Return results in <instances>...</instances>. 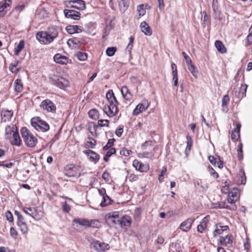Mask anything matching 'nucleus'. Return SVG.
<instances>
[{
  "instance_id": "nucleus-54",
  "label": "nucleus",
  "mask_w": 252,
  "mask_h": 252,
  "mask_svg": "<svg viewBox=\"0 0 252 252\" xmlns=\"http://www.w3.org/2000/svg\"><path fill=\"white\" fill-rule=\"evenodd\" d=\"M247 87H248L247 85L246 84L241 85V87L240 90V91L242 92V94H241V96L242 97H243L244 96L246 95V93ZM240 95H241V94H240Z\"/></svg>"
},
{
  "instance_id": "nucleus-17",
  "label": "nucleus",
  "mask_w": 252,
  "mask_h": 252,
  "mask_svg": "<svg viewBox=\"0 0 252 252\" xmlns=\"http://www.w3.org/2000/svg\"><path fill=\"white\" fill-rule=\"evenodd\" d=\"M132 165L136 170L141 172H146L149 169L148 165L144 164L142 162L139 161L137 159L133 160Z\"/></svg>"
},
{
  "instance_id": "nucleus-53",
  "label": "nucleus",
  "mask_w": 252,
  "mask_h": 252,
  "mask_svg": "<svg viewBox=\"0 0 252 252\" xmlns=\"http://www.w3.org/2000/svg\"><path fill=\"white\" fill-rule=\"evenodd\" d=\"M188 69L190 71V72L192 74L193 76L195 75V73H196V67L192 63L190 64H189L187 65Z\"/></svg>"
},
{
  "instance_id": "nucleus-35",
  "label": "nucleus",
  "mask_w": 252,
  "mask_h": 252,
  "mask_svg": "<svg viewBox=\"0 0 252 252\" xmlns=\"http://www.w3.org/2000/svg\"><path fill=\"white\" fill-rule=\"evenodd\" d=\"M25 45V42L23 40H21L18 44L14 49V54L16 56H18L20 52L24 48Z\"/></svg>"
},
{
  "instance_id": "nucleus-57",
  "label": "nucleus",
  "mask_w": 252,
  "mask_h": 252,
  "mask_svg": "<svg viewBox=\"0 0 252 252\" xmlns=\"http://www.w3.org/2000/svg\"><path fill=\"white\" fill-rule=\"evenodd\" d=\"M0 165L4 166V167H6L7 168H11L13 165V163H12V162L7 163L5 161H3L0 163Z\"/></svg>"
},
{
  "instance_id": "nucleus-9",
  "label": "nucleus",
  "mask_w": 252,
  "mask_h": 252,
  "mask_svg": "<svg viewBox=\"0 0 252 252\" xmlns=\"http://www.w3.org/2000/svg\"><path fill=\"white\" fill-rule=\"evenodd\" d=\"M41 106L44 110L48 112H54L56 111V106L54 103L49 99H45L42 101Z\"/></svg>"
},
{
  "instance_id": "nucleus-7",
  "label": "nucleus",
  "mask_w": 252,
  "mask_h": 252,
  "mask_svg": "<svg viewBox=\"0 0 252 252\" xmlns=\"http://www.w3.org/2000/svg\"><path fill=\"white\" fill-rule=\"evenodd\" d=\"M52 81L53 85L62 89H63L69 85L68 80L62 77L52 79Z\"/></svg>"
},
{
  "instance_id": "nucleus-40",
  "label": "nucleus",
  "mask_w": 252,
  "mask_h": 252,
  "mask_svg": "<svg viewBox=\"0 0 252 252\" xmlns=\"http://www.w3.org/2000/svg\"><path fill=\"white\" fill-rule=\"evenodd\" d=\"M106 220L107 223L109 224H116L117 223H120V220L114 219L113 215H110L106 219Z\"/></svg>"
},
{
  "instance_id": "nucleus-1",
  "label": "nucleus",
  "mask_w": 252,
  "mask_h": 252,
  "mask_svg": "<svg viewBox=\"0 0 252 252\" xmlns=\"http://www.w3.org/2000/svg\"><path fill=\"white\" fill-rule=\"evenodd\" d=\"M106 97L109 105H105L103 107V111L108 116L112 117L116 116L118 113V105L119 103L112 90H109L107 92Z\"/></svg>"
},
{
  "instance_id": "nucleus-13",
  "label": "nucleus",
  "mask_w": 252,
  "mask_h": 252,
  "mask_svg": "<svg viewBox=\"0 0 252 252\" xmlns=\"http://www.w3.org/2000/svg\"><path fill=\"white\" fill-rule=\"evenodd\" d=\"M65 174L68 177H77L80 176V173L77 167L68 166L65 168Z\"/></svg>"
},
{
  "instance_id": "nucleus-46",
  "label": "nucleus",
  "mask_w": 252,
  "mask_h": 252,
  "mask_svg": "<svg viewBox=\"0 0 252 252\" xmlns=\"http://www.w3.org/2000/svg\"><path fill=\"white\" fill-rule=\"evenodd\" d=\"M28 209L31 212L30 216L35 220H37V210L34 208H29Z\"/></svg>"
},
{
  "instance_id": "nucleus-55",
  "label": "nucleus",
  "mask_w": 252,
  "mask_h": 252,
  "mask_svg": "<svg viewBox=\"0 0 252 252\" xmlns=\"http://www.w3.org/2000/svg\"><path fill=\"white\" fill-rule=\"evenodd\" d=\"M18 225L20 227L21 230L23 232V234H25V233L27 232L28 230L26 222L21 223Z\"/></svg>"
},
{
  "instance_id": "nucleus-38",
  "label": "nucleus",
  "mask_w": 252,
  "mask_h": 252,
  "mask_svg": "<svg viewBox=\"0 0 252 252\" xmlns=\"http://www.w3.org/2000/svg\"><path fill=\"white\" fill-rule=\"evenodd\" d=\"M74 222L76 224L85 227H89V220L85 219H76Z\"/></svg>"
},
{
  "instance_id": "nucleus-56",
  "label": "nucleus",
  "mask_w": 252,
  "mask_h": 252,
  "mask_svg": "<svg viewBox=\"0 0 252 252\" xmlns=\"http://www.w3.org/2000/svg\"><path fill=\"white\" fill-rule=\"evenodd\" d=\"M209 170L210 173L215 178L219 177V174L212 167H209Z\"/></svg>"
},
{
  "instance_id": "nucleus-42",
  "label": "nucleus",
  "mask_w": 252,
  "mask_h": 252,
  "mask_svg": "<svg viewBox=\"0 0 252 252\" xmlns=\"http://www.w3.org/2000/svg\"><path fill=\"white\" fill-rule=\"evenodd\" d=\"M77 59L80 61H85L87 59L88 56L85 52H78L76 54Z\"/></svg>"
},
{
  "instance_id": "nucleus-8",
  "label": "nucleus",
  "mask_w": 252,
  "mask_h": 252,
  "mask_svg": "<svg viewBox=\"0 0 252 252\" xmlns=\"http://www.w3.org/2000/svg\"><path fill=\"white\" fill-rule=\"evenodd\" d=\"M98 191L100 196L102 197V201L100 204L101 207H105L111 204V199L107 195L106 190L104 188L98 189Z\"/></svg>"
},
{
  "instance_id": "nucleus-14",
  "label": "nucleus",
  "mask_w": 252,
  "mask_h": 252,
  "mask_svg": "<svg viewBox=\"0 0 252 252\" xmlns=\"http://www.w3.org/2000/svg\"><path fill=\"white\" fill-rule=\"evenodd\" d=\"M194 220L195 219L193 218H188L181 223L180 226V229L184 231H188L191 228Z\"/></svg>"
},
{
  "instance_id": "nucleus-64",
  "label": "nucleus",
  "mask_w": 252,
  "mask_h": 252,
  "mask_svg": "<svg viewBox=\"0 0 252 252\" xmlns=\"http://www.w3.org/2000/svg\"><path fill=\"white\" fill-rule=\"evenodd\" d=\"M102 178L105 181H108L109 180V174L107 172H104L102 174Z\"/></svg>"
},
{
  "instance_id": "nucleus-32",
  "label": "nucleus",
  "mask_w": 252,
  "mask_h": 252,
  "mask_svg": "<svg viewBox=\"0 0 252 252\" xmlns=\"http://www.w3.org/2000/svg\"><path fill=\"white\" fill-rule=\"evenodd\" d=\"M229 97L227 94L223 96L222 99V107L223 111L227 112L228 110L227 105L229 103Z\"/></svg>"
},
{
  "instance_id": "nucleus-50",
  "label": "nucleus",
  "mask_w": 252,
  "mask_h": 252,
  "mask_svg": "<svg viewBox=\"0 0 252 252\" xmlns=\"http://www.w3.org/2000/svg\"><path fill=\"white\" fill-rule=\"evenodd\" d=\"M114 141H115L114 139H109L108 140L107 144L103 147V150L104 151L108 150L110 148H111L113 145Z\"/></svg>"
},
{
  "instance_id": "nucleus-52",
  "label": "nucleus",
  "mask_w": 252,
  "mask_h": 252,
  "mask_svg": "<svg viewBox=\"0 0 252 252\" xmlns=\"http://www.w3.org/2000/svg\"><path fill=\"white\" fill-rule=\"evenodd\" d=\"M5 217L6 218V220L8 221H9V222L13 221V215H12V213H11V212L10 211H7L5 213Z\"/></svg>"
},
{
  "instance_id": "nucleus-22",
  "label": "nucleus",
  "mask_w": 252,
  "mask_h": 252,
  "mask_svg": "<svg viewBox=\"0 0 252 252\" xmlns=\"http://www.w3.org/2000/svg\"><path fill=\"white\" fill-rule=\"evenodd\" d=\"M219 242L221 246L230 247L232 246L233 237H220Z\"/></svg>"
},
{
  "instance_id": "nucleus-25",
  "label": "nucleus",
  "mask_w": 252,
  "mask_h": 252,
  "mask_svg": "<svg viewBox=\"0 0 252 252\" xmlns=\"http://www.w3.org/2000/svg\"><path fill=\"white\" fill-rule=\"evenodd\" d=\"M12 137L13 139L11 141V144L13 145L20 146L21 144V140L17 129H16V131L13 133Z\"/></svg>"
},
{
  "instance_id": "nucleus-44",
  "label": "nucleus",
  "mask_w": 252,
  "mask_h": 252,
  "mask_svg": "<svg viewBox=\"0 0 252 252\" xmlns=\"http://www.w3.org/2000/svg\"><path fill=\"white\" fill-rule=\"evenodd\" d=\"M117 51V48L115 47H108L106 51V54L108 57L113 56L116 51Z\"/></svg>"
},
{
  "instance_id": "nucleus-37",
  "label": "nucleus",
  "mask_w": 252,
  "mask_h": 252,
  "mask_svg": "<svg viewBox=\"0 0 252 252\" xmlns=\"http://www.w3.org/2000/svg\"><path fill=\"white\" fill-rule=\"evenodd\" d=\"M88 139L89 141L85 144V147L87 148H94L96 144L95 140L91 137L88 138Z\"/></svg>"
},
{
  "instance_id": "nucleus-33",
  "label": "nucleus",
  "mask_w": 252,
  "mask_h": 252,
  "mask_svg": "<svg viewBox=\"0 0 252 252\" xmlns=\"http://www.w3.org/2000/svg\"><path fill=\"white\" fill-rule=\"evenodd\" d=\"M131 218L129 216H124L122 220H120V224L121 226H129L131 224Z\"/></svg>"
},
{
  "instance_id": "nucleus-19",
  "label": "nucleus",
  "mask_w": 252,
  "mask_h": 252,
  "mask_svg": "<svg viewBox=\"0 0 252 252\" xmlns=\"http://www.w3.org/2000/svg\"><path fill=\"white\" fill-rule=\"evenodd\" d=\"M214 208H220V209H228L231 210H235L237 207L235 205H232L231 207L228 206L225 202H218L214 205Z\"/></svg>"
},
{
  "instance_id": "nucleus-51",
  "label": "nucleus",
  "mask_w": 252,
  "mask_h": 252,
  "mask_svg": "<svg viewBox=\"0 0 252 252\" xmlns=\"http://www.w3.org/2000/svg\"><path fill=\"white\" fill-rule=\"evenodd\" d=\"M131 154L132 151L126 148H123V149L120 151V154L126 157L128 156Z\"/></svg>"
},
{
  "instance_id": "nucleus-29",
  "label": "nucleus",
  "mask_w": 252,
  "mask_h": 252,
  "mask_svg": "<svg viewBox=\"0 0 252 252\" xmlns=\"http://www.w3.org/2000/svg\"><path fill=\"white\" fill-rule=\"evenodd\" d=\"M74 8L83 10L86 8L85 2L82 0H74Z\"/></svg>"
},
{
  "instance_id": "nucleus-61",
  "label": "nucleus",
  "mask_w": 252,
  "mask_h": 252,
  "mask_svg": "<svg viewBox=\"0 0 252 252\" xmlns=\"http://www.w3.org/2000/svg\"><path fill=\"white\" fill-rule=\"evenodd\" d=\"M123 132V126L119 127L116 130V131H115V133H116V135H117L118 137L121 136Z\"/></svg>"
},
{
  "instance_id": "nucleus-26",
  "label": "nucleus",
  "mask_w": 252,
  "mask_h": 252,
  "mask_svg": "<svg viewBox=\"0 0 252 252\" xmlns=\"http://www.w3.org/2000/svg\"><path fill=\"white\" fill-rule=\"evenodd\" d=\"M10 0H5L0 2V13L4 12V11L10 9Z\"/></svg>"
},
{
  "instance_id": "nucleus-49",
  "label": "nucleus",
  "mask_w": 252,
  "mask_h": 252,
  "mask_svg": "<svg viewBox=\"0 0 252 252\" xmlns=\"http://www.w3.org/2000/svg\"><path fill=\"white\" fill-rule=\"evenodd\" d=\"M137 10L139 13V16L140 17L145 14L146 10L143 8V4L138 5L137 8Z\"/></svg>"
},
{
  "instance_id": "nucleus-18",
  "label": "nucleus",
  "mask_w": 252,
  "mask_h": 252,
  "mask_svg": "<svg viewBox=\"0 0 252 252\" xmlns=\"http://www.w3.org/2000/svg\"><path fill=\"white\" fill-rule=\"evenodd\" d=\"M84 153L88 157H89L90 160L96 163L98 161L100 156L93 151L87 150L83 151Z\"/></svg>"
},
{
  "instance_id": "nucleus-31",
  "label": "nucleus",
  "mask_w": 252,
  "mask_h": 252,
  "mask_svg": "<svg viewBox=\"0 0 252 252\" xmlns=\"http://www.w3.org/2000/svg\"><path fill=\"white\" fill-rule=\"evenodd\" d=\"M215 45L219 52L221 53H224L226 52V48L221 41L217 40L215 43Z\"/></svg>"
},
{
  "instance_id": "nucleus-12",
  "label": "nucleus",
  "mask_w": 252,
  "mask_h": 252,
  "mask_svg": "<svg viewBox=\"0 0 252 252\" xmlns=\"http://www.w3.org/2000/svg\"><path fill=\"white\" fill-rule=\"evenodd\" d=\"M228 227L227 225H222L221 224H218L216 225V229L214 232V235L216 236L218 235L223 234L225 236H229L227 234L228 232Z\"/></svg>"
},
{
  "instance_id": "nucleus-48",
  "label": "nucleus",
  "mask_w": 252,
  "mask_h": 252,
  "mask_svg": "<svg viewBox=\"0 0 252 252\" xmlns=\"http://www.w3.org/2000/svg\"><path fill=\"white\" fill-rule=\"evenodd\" d=\"M98 125L100 126H109V121L108 120H100L98 121Z\"/></svg>"
},
{
  "instance_id": "nucleus-28",
  "label": "nucleus",
  "mask_w": 252,
  "mask_h": 252,
  "mask_svg": "<svg viewBox=\"0 0 252 252\" xmlns=\"http://www.w3.org/2000/svg\"><path fill=\"white\" fill-rule=\"evenodd\" d=\"M13 112L12 111L2 110L1 112L2 119L4 122L10 120L13 116Z\"/></svg>"
},
{
  "instance_id": "nucleus-23",
  "label": "nucleus",
  "mask_w": 252,
  "mask_h": 252,
  "mask_svg": "<svg viewBox=\"0 0 252 252\" xmlns=\"http://www.w3.org/2000/svg\"><path fill=\"white\" fill-rule=\"evenodd\" d=\"M66 30L69 34H71L82 32L81 27L77 25H68L66 26Z\"/></svg>"
},
{
  "instance_id": "nucleus-27",
  "label": "nucleus",
  "mask_w": 252,
  "mask_h": 252,
  "mask_svg": "<svg viewBox=\"0 0 252 252\" xmlns=\"http://www.w3.org/2000/svg\"><path fill=\"white\" fill-rule=\"evenodd\" d=\"M121 93L124 98L126 100H130L132 98V94L126 86H123L121 89Z\"/></svg>"
},
{
  "instance_id": "nucleus-2",
  "label": "nucleus",
  "mask_w": 252,
  "mask_h": 252,
  "mask_svg": "<svg viewBox=\"0 0 252 252\" xmlns=\"http://www.w3.org/2000/svg\"><path fill=\"white\" fill-rule=\"evenodd\" d=\"M21 133L27 146L34 147L37 143V139L26 127H23L21 129Z\"/></svg>"
},
{
  "instance_id": "nucleus-58",
  "label": "nucleus",
  "mask_w": 252,
  "mask_h": 252,
  "mask_svg": "<svg viewBox=\"0 0 252 252\" xmlns=\"http://www.w3.org/2000/svg\"><path fill=\"white\" fill-rule=\"evenodd\" d=\"M116 153V149L114 148H110L106 153V157H110L112 155Z\"/></svg>"
},
{
  "instance_id": "nucleus-16",
  "label": "nucleus",
  "mask_w": 252,
  "mask_h": 252,
  "mask_svg": "<svg viewBox=\"0 0 252 252\" xmlns=\"http://www.w3.org/2000/svg\"><path fill=\"white\" fill-rule=\"evenodd\" d=\"M54 60L57 63L61 64H66L71 63V60L66 56L62 55L61 54H56L54 56Z\"/></svg>"
},
{
  "instance_id": "nucleus-34",
  "label": "nucleus",
  "mask_w": 252,
  "mask_h": 252,
  "mask_svg": "<svg viewBox=\"0 0 252 252\" xmlns=\"http://www.w3.org/2000/svg\"><path fill=\"white\" fill-rule=\"evenodd\" d=\"M15 90L18 93L21 92L23 90V85L21 79H16L14 82Z\"/></svg>"
},
{
  "instance_id": "nucleus-3",
  "label": "nucleus",
  "mask_w": 252,
  "mask_h": 252,
  "mask_svg": "<svg viewBox=\"0 0 252 252\" xmlns=\"http://www.w3.org/2000/svg\"><path fill=\"white\" fill-rule=\"evenodd\" d=\"M31 122L32 126L38 131L46 132L50 128L48 124L39 117L32 118Z\"/></svg>"
},
{
  "instance_id": "nucleus-63",
  "label": "nucleus",
  "mask_w": 252,
  "mask_h": 252,
  "mask_svg": "<svg viewBox=\"0 0 252 252\" xmlns=\"http://www.w3.org/2000/svg\"><path fill=\"white\" fill-rule=\"evenodd\" d=\"M246 43L247 45H250L252 44V35H248L246 38Z\"/></svg>"
},
{
  "instance_id": "nucleus-60",
  "label": "nucleus",
  "mask_w": 252,
  "mask_h": 252,
  "mask_svg": "<svg viewBox=\"0 0 252 252\" xmlns=\"http://www.w3.org/2000/svg\"><path fill=\"white\" fill-rule=\"evenodd\" d=\"M80 41L77 38H73L69 39L67 41V44L70 46L71 43L77 44V42H80Z\"/></svg>"
},
{
  "instance_id": "nucleus-4",
  "label": "nucleus",
  "mask_w": 252,
  "mask_h": 252,
  "mask_svg": "<svg viewBox=\"0 0 252 252\" xmlns=\"http://www.w3.org/2000/svg\"><path fill=\"white\" fill-rule=\"evenodd\" d=\"M36 37L40 43L44 44H48L54 40L46 31L37 32Z\"/></svg>"
},
{
  "instance_id": "nucleus-20",
  "label": "nucleus",
  "mask_w": 252,
  "mask_h": 252,
  "mask_svg": "<svg viewBox=\"0 0 252 252\" xmlns=\"http://www.w3.org/2000/svg\"><path fill=\"white\" fill-rule=\"evenodd\" d=\"M17 129L14 126H7L5 128V139H9L11 138V136L13 135V133Z\"/></svg>"
},
{
  "instance_id": "nucleus-11",
  "label": "nucleus",
  "mask_w": 252,
  "mask_h": 252,
  "mask_svg": "<svg viewBox=\"0 0 252 252\" xmlns=\"http://www.w3.org/2000/svg\"><path fill=\"white\" fill-rule=\"evenodd\" d=\"M149 106V103L147 100H143L141 103L138 104L133 111L134 115H138L140 113L145 111Z\"/></svg>"
},
{
  "instance_id": "nucleus-30",
  "label": "nucleus",
  "mask_w": 252,
  "mask_h": 252,
  "mask_svg": "<svg viewBox=\"0 0 252 252\" xmlns=\"http://www.w3.org/2000/svg\"><path fill=\"white\" fill-rule=\"evenodd\" d=\"M48 34L53 38V40L56 38L58 35V32L54 26H50L46 31Z\"/></svg>"
},
{
  "instance_id": "nucleus-36",
  "label": "nucleus",
  "mask_w": 252,
  "mask_h": 252,
  "mask_svg": "<svg viewBox=\"0 0 252 252\" xmlns=\"http://www.w3.org/2000/svg\"><path fill=\"white\" fill-rule=\"evenodd\" d=\"M240 128V126L238 125L236 128L233 130L231 135L232 140L236 141L238 139V137H239Z\"/></svg>"
},
{
  "instance_id": "nucleus-21",
  "label": "nucleus",
  "mask_w": 252,
  "mask_h": 252,
  "mask_svg": "<svg viewBox=\"0 0 252 252\" xmlns=\"http://www.w3.org/2000/svg\"><path fill=\"white\" fill-rule=\"evenodd\" d=\"M140 27L142 32L145 34L151 35L152 34V31L146 22L143 21L141 22Z\"/></svg>"
},
{
  "instance_id": "nucleus-15",
  "label": "nucleus",
  "mask_w": 252,
  "mask_h": 252,
  "mask_svg": "<svg viewBox=\"0 0 252 252\" xmlns=\"http://www.w3.org/2000/svg\"><path fill=\"white\" fill-rule=\"evenodd\" d=\"M209 219L210 216L208 215L202 219L200 224L197 226L198 232L201 233L206 232V227L207 226V224L209 222Z\"/></svg>"
},
{
  "instance_id": "nucleus-24",
  "label": "nucleus",
  "mask_w": 252,
  "mask_h": 252,
  "mask_svg": "<svg viewBox=\"0 0 252 252\" xmlns=\"http://www.w3.org/2000/svg\"><path fill=\"white\" fill-rule=\"evenodd\" d=\"M119 3V7L120 11L124 13L129 6V1L128 0H118Z\"/></svg>"
},
{
  "instance_id": "nucleus-6",
  "label": "nucleus",
  "mask_w": 252,
  "mask_h": 252,
  "mask_svg": "<svg viewBox=\"0 0 252 252\" xmlns=\"http://www.w3.org/2000/svg\"><path fill=\"white\" fill-rule=\"evenodd\" d=\"M90 246L98 252H103L109 249V246L108 244L100 242L97 240H93L91 242Z\"/></svg>"
},
{
  "instance_id": "nucleus-43",
  "label": "nucleus",
  "mask_w": 252,
  "mask_h": 252,
  "mask_svg": "<svg viewBox=\"0 0 252 252\" xmlns=\"http://www.w3.org/2000/svg\"><path fill=\"white\" fill-rule=\"evenodd\" d=\"M101 226L100 222L96 220L89 221V227L98 228Z\"/></svg>"
},
{
  "instance_id": "nucleus-39",
  "label": "nucleus",
  "mask_w": 252,
  "mask_h": 252,
  "mask_svg": "<svg viewBox=\"0 0 252 252\" xmlns=\"http://www.w3.org/2000/svg\"><path fill=\"white\" fill-rule=\"evenodd\" d=\"M88 115L91 119L96 120L98 118L99 113L97 110L94 109L89 111Z\"/></svg>"
},
{
  "instance_id": "nucleus-45",
  "label": "nucleus",
  "mask_w": 252,
  "mask_h": 252,
  "mask_svg": "<svg viewBox=\"0 0 252 252\" xmlns=\"http://www.w3.org/2000/svg\"><path fill=\"white\" fill-rule=\"evenodd\" d=\"M18 62H15L14 63H11L9 66V69L13 73H16L19 71V69L16 68L18 64Z\"/></svg>"
},
{
  "instance_id": "nucleus-59",
  "label": "nucleus",
  "mask_w": 252,
  "mask_h": 252,
  "mask_svg": "<svg viewBox=\"0 0 252 252\" xmlns=\"http://www.w3.org/2000/svg\"><path fill=\"white\" fill-rule=\"evenodd\" d=\"M246 242L244 243V246L246 250H249L251 247L250 243V239L248 237L246 239Z\"/></svg>"
},
{
  "instance_id": "nucleus-62",
  "label": "nucleus",
  "mask_w": 252,
  "mask_h": 252,
  "mask_svg": "<svg viewBox=\"0 0 252 252\" xmlns=\"http://www.w3.org/2000/svg\"><path fill=\"white\" fill-rule=\"evenodd\" d=\"M218 158H215L214 156H209L208 157V159L209 160V161L212 164H214V165H216V162H217V161L218 160Z\"/></svg>"
},
{
  "instance_id": "nucleus-10",
  "label": "nucleus",
  "mask_w": 252,
  "mask_h": 252,
  "mask_svg": "<svg viewBox=\"0 0 252 252\" xmlns=\"http://www.w3.org/2000/svg\"><path fill=\"white\" fill-rule=\"evenodd\" d=\"M63 13L65 17L73 20H78L81 17L80 13L73 10L64 9Z\"/></svg>"
},
{
  "instance_id": "nucleus-5",
  "label": "nucleus",
  "mask_w": 252,
  "mask_h": 252,
  "mask_svg": "<svg viewBox=\"0 0 252 252\" xmlns=\"http://www.w3.org/2000/svg\"><path fill=\"white\" fill-rule=\"evenodd\" d=\"M239 197L240 193L238 188H233L230 191L228 190L227 202L231 204H234L239 200Z\"/></svg>"
},
{
  "instance_id": "nucleus-47",
  "label": "nucleus",
  "mask_w": 252,
  "mask_h": 252,
  "mask_svg": "<svg viewBox=\"0 0 252 252\" xmlns=\"http://www.w3.org/2000/svg\"><path fill=\"white\" fill-rule=\"evenodd\" d=\"M15 214L17 217L18 224L26 222L23 216L18 211H15Z\"/></svg>"
},
{
  "instance_id": "nucleus-41",
  "label": "nucleus",
  "mask_w": 252,
  "mask_h": 252,
  "mask_svg": "<svg viewBox=\"0 0 252 252\" xmlns=\"http://www.w3.org/2000/svg\"><path fill=\"white\" fill-rule=\"evenodd\" d=\"M187 138V147L185 150V153L188 156V151H189L191 149V145H192V139L191 137L189 135H187L186 137Z\"/></svg>"
}]
</instances>
